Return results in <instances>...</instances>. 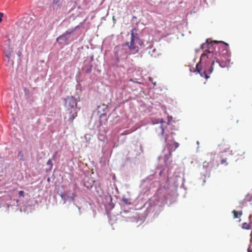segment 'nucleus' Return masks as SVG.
<instances>
[{
  "instance_id": "nucleus-17",
  "label": "nucleus",
  "mask_w": 252,
  "mask_h": 252,
  "mask_svg": "<svg viewBox=\"0 0 252 252\" xmlns=\"http://www.w3.org/2000/svg\"><path fill=\"white\" fill-rule=\"evenodd\" d=\"M19 195L20 196H24V192L23 190H21L19 192Z\"/></svg>"
},
{
  "instance_id": "nucleus-2",
  "label": "nucleus",
  "mask_w": 252,
  "mask_h": 252,
  "mask_svg": "<svg viewBox=\"0 0 252 252\" xmlns=\"http://www.w3.org/2000/svg\"><path fill=\"white\" fill-rule=\"evenodd\" d=\"M173 133H171V136L166 135L165 138V142L166 143V147L169 151L170 156L172 155V153L179 146V144L174 140L172 137Z\"/></svg>"
},
{
  "instance_id": "nucleus-14",
  "label": "nucleus",
  "mask_w": 252,
  "mask_h": 252,
  "mask_svg": "<svg viewBox=\"0 0 252 252\" xmlns=\"http://www.w3.org/2000/svg\"><path fill=\"white\" fill-rule=\"evenodd\" d=\"M47 165H50V168H51L53 166V164H52V159H49L47 162Z\"/></svg>"
},
{
  "instance_id": "nucleus-11",
  "label": "nucleus",
  "mask_w": 252,
  "mask_h": 252,
  "mask_svg": "<svg viewBox=\"0 0 252 252\" xmlns=\"http://www.w3.org/2000/svg\"><path fill=\"white\" fill-rule=\"evenodd\" d=\"M242 228L244 229H250L251 228L250 225L246 222H245L242 225Z\"/></svg>"
},
{
  "instance_id": "nucleus-22",
  "label": "nucleus",
  "mask_w": 252,
  "mask_h": 252,
  "mask_svg": "<svg viewBox=\"0 0 252 252\" xmlns=\"http://www.w3.org/2000/svg\"><path fill=\"white\" fill-rule=\"evenodd\" d=\"M125 132V133H123V134H124V135L128 134H129L131 132H130V131H128V130H126V131Z\"/></svg>"
},
{
  "instance_id": "nucleus-18",
  "label": "nucleus",
  "mask_w": 252,
  "mask_h": 252,
  "mask_svg": "<svg viewBox=\"0 0 252 252\" xmlns=\"http://www.w3.org/2000/svg\"><path fill=\"white\" fill-rule=\"evenodd\" d=\"M123 201L126 203V204H129V203L128 202V200L126 198H123Z\"/></svg>"
},
{
  "instance_id": "nucleus-20",
  "label": "nucleus",
  "mask_w": 252,
  "mask_h": 252,
  "mask_svg": "<svg viewBox=\"0 0 252 252\" xmlns=\"http://www.w3.org/2000/svg\"><path fill=\"white\" fill-rule=\"evenodd\" d=\"M60 1V0H53V2L54 4H57Z\"/></svg>"
},
{
  "instance_id": "nucleus-15",
  "label": "nucleus",
  "mask_w": 252,
  "mask_h": 252,
  "mask_svg": "<svg viewBox=\"0 0 252 252\" xmlns=\"http://www.w3.org/2000/svg\"><path fill=\"white\" fill-rule=\"evenodd\" d=\"M18 156L20 158H21L22 159L23 158V152L22 151H20L19 153H18Z\"/></svg>"
},
{
  "instance_id": "nucleus-7",
  "label": "nucleus",
  "mask_w": 252,
  "mask_h": 252,
  "mask_svg": "<svg viewBox=\"0 0 252 252\" xmlns=\"http://www.w3.org/2000/svg\"><path fill=\"white\" fill-rule=\"evenodd\" d=\"M167 126V123L161 120L159 124H158L155 127L156 131L158 136H163L164 129Z\"/></svg>"
},
{
  "instance_id": "nucleus-12",
  "label": "nucleus",
  "mask_w": 252,
  "mask_h": 252,
  "mask_svg": "<svg viewBox=\"0 0 252 252\" xmlns=\"http://www.w3.org/2000/svg\"><path fill=\"white\" fill-rule=\"evenodd\" d=\"M77 28H78V26H77L75 29H73L72 30L66 31L65 32V34L66 35L72 34L75 31V30Z\"/></svg>"
},
{
  "instance_id": "nucleus-13",
  "label": "nucleus",
  "mask_w": 252,
  "mask_h": 252,
  "mask_svg": "<svg viewBox=\"0 0 252 252\" xmlns=\"http://www.w3.org/2000/svg\"><path fill=\"white\" fill-rule=\"evenodd\" d=\"M120 51V49H119V48H117V50L115 52L116 58L117 61H119V52Z\"/></svg>"
},
{
  "instance_id": "nucleus-6",
  "label": "nucleus",
  "mask_w": 252,
  "mask_h": 252,
  "mask_svg": "<svg viewBox=\"0 0 252 252\" xmlns=\"http://www.w3.org/2000/svg\"><path fill=\"white\" fill-rule=\"evenodd\" d=\"M130 42H126V45L127 46L128 48L130 50H135L136 52L138 51V47L137 46H135L134 45V41L135 39H138V37L134 35V32L133 31H131L130 33Z\"/></svg>"
},
{
  "instance_id": "nucleus-9",
  "label": "nucleus",
  "mask_w": 252,
  "mask_h": 252,
  "mask_svg": "<svg viewBox=\"0 0 252 252\" xmlns=\"http://www.w3.org/2000/svg\"><path fill=\"white\" fill-rule=\"evenodd\" d=\"M59 40H62L65 41L68 40V37L66 36V35L65 33H64L60 35L57 38V41H58Z\"/></svg>"
},
{
  "instance_id": "nucleus-21",
  "label": "nucleus",
  "mask_w": 252,
  "mask_h": 252,
  "mask_svg": "<svg viewBox=\"0 0 252 252\" xmlns=\"http://www.w3.org/2000/svg\"><path fill=\"white\" fill-rule=\"evenodd\" d=\"M149 80L153 83V84H154V86H155L156 85V82H153V81H152V78L151 77H149Z\"/></svg>"
},
{
  "instance_id": "nucleus-5",
  "label": "nucleus",
  "mask_w": 252,
  "mask_h": 252,
  "mask_svg": "<svg viewBox=\"0 0 252 252\" xmlns=\"http://www.w3.org/2000/svg\"><path fill=\"white\" fill-rule=\"evenodd\" d=\"M77 108H66V114L68 115V121L71 124L73 123L74 119L77 116Z\"/></svg>"
},
{
  "instance_id": "nucleus-10",
  "label": "nucleus",
  "mask_w": 252,
  "mask_h": 252,
  "mask_svg": "<svg viewBox=\"0 0 252 252\" xmlns=\"http://www.w3.org/2000/svg\"><path fill=\"white\" fill-rule=\"evenodd\" d=\"M232 213L233 214L234 218H238L240 217L242 214L241 212H238L235 210H233L232 211Z\"/></svg>"
},
{
  "instance_id": "nucleus-8",
  "label": "nucleus",
  "mask_w": 252,
  "mask_h": 252,
  "mask_svg": "<svg viewBox=\"0 0 252 252\" xmlns=\"http://www.w3.org/2000/svg\"><path fill=\"white\" fill-rule=\"evenodd\" d=\"M7 59V62L8 63L9 65L13 66L14 64V56L13 55H12V56H10L9 57H6Z\"/></svg>"
},
{
  "instance_id": "nucleus-24",
  "label": "nucleus",
  "mask_w": 252,
  "mask_h": 252,
  "mask_svg": "<svg viewBox=\"0 0 252 252\" xmlns=\"http://www.w3.org/2000/svg\"><path fill=\"white\" fill-rule=\"evenodd\" d=\"M57 154V152H56L54 154V155L53 156V159H55V157H56V154Z\"/></svg>"
},
{
  "instance_id": "nucleus-19",
  "label": "nucleus",
  "mask_w": 252,
  "mask_h": 252,
  "mask_svg": "<svg viewBox=\"0 0 252 252\" xmlns=\"http://www.w3.org/2000/svg\"><path fill=\"white\" fill-rule=\"evenodd\" d=\"M3 14L2 13L0 12V23L2 21V18L3 17Z\"/></svg>"
},
{
  "instance_id": "nucleus-3",
  "label": "nucleus",
  "mask_w": 252,
  "mask_h": 252,
  "mask_svg": "<svg viewBox=\"0 0 252 252\" xmlns=\"http://www.w3.org/2000/svg\"><path fill=\"white\" fill-rule=\"evenodd\" d=\"M65 107L66 108H77L76 99L72 96H68L65 99Z\"/></svg>"
},
{
  "instance_id": "nucleus-4",
  "label": "nucleus",
  "mask_w": 252,
  "mask_h": 252,
  "mask_svg": "<svg viewBox=\"0 0 252 252\" xmlns=\"http://www.w3.org/2000/svg\"><path fill=\"white\" fill-rule=\"evenodd\" d=\"M4 53L6 57L12 56L13 49L11 46V40L8 38L5 42L3 46Z\"/></svg>"
},
{
  "instance_id": "nucleus-23",
  "label": "nucleus",
  "mask_w": 252,
  "mask_h": 252,
  "mask_svg": "<svg viewBox=\"0 0 252 252\" xmlns=\"http://www.w3.org/2000/svg\"><path fill=\"white\" fill-rule=\"evenodd\" d=\"M208 163H207L206 162H204L203 163V166L207 167L208 166Z\"/></svg>"
},
{
  "instance_id": "nucleus-1",
  "label": "nucleus",
  "mask_w": 252,
  "mask_h": 252,
  "mask_svg": "<svg viewBox=\"0 0 252 252\" xmlns=\"http://www.w3.org/2000/svg\"><path fill=\"white\" fill-rule=\"evenodd\" d=\"M228 45L222 41H213L209 42L207 39L205 43L201 45V49L204 53L200 57V62H206L209 64L211 63V67L207 69H202L200 67L199 63H197L196 69L197 71L202 77L206 79L210 77L208 74H211L214 69L215 63L222 68L228 67L229 65V54L228 51Z\"/></svg>"
},
{
  "instance_id": "nucleus-25",
  "label": "nucleus",
  "mask_w": 252,
  "mask_h": 252,
  "mask_svg": "<svg viewBox=\"0 0 252 252\" xmlns=\"http://www.w3.org/2000/svg\"><path fill=\"white\" fill-rule=\"evenodd\" d=\"M90 71H91V69H90V70H88L87 72H90Z\"/></svg>"
},
{
  "instance_id": "nucleus-16",
  "label": "nucleus",
  "mask_w": 252,
  "mask_h": 252,
  "mask_svg": "<svg viewBox=\"0 0 252 252\" xmlns=\"http://www.w3.org/2000/svg\"><path fill=\"white\" fill-rule=\"evenodd\" d=\"M222 164H227L226 159H222L220 162Z\"/></svg>"
}]
</instances>
